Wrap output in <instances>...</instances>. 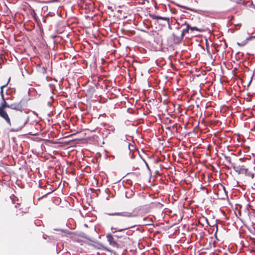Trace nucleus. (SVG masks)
Masks as SVG:
<instances>
[{"mask_svg": "<svg viewBox=\"0 0 255 255\" xmlns=\"http://www.w3.org/2000/svg\"><path fill=\"white\" fill-rule=\"evenodd\" d=\"M252 38V37H249V38H246V39L242 41L241 42H237V44L240 46H244L247 43L248 40Z\"/></svg>", "mask_w": 255, "mask_h": 255, "instance_id": "13", "label": "nucleus"}, {"mask_svg": "<svg viewBox=\"0 0 255 255\" xmlns=\"http://www.w3.org/2000/svg\"><path fill=\"white\" fill-rule=\"evenodd\" d=\"M11 118L8 126L10 128V131L17 132L21 130L28 121L29 118L27 112H13L8 111Z\"/></svg>", "mask_w": 255, "mask_h": 255, "instance_id": "1", "label": "nucleus"}, {"mask_svg": "<svg viewBox=\"0 0 255 255\" xmlns=\"http://www.w3.org/2000/svg\"><path fill=\"white\" fill-rule=\"evenodd\" d=\"M13 91L11 89L7 90L5 92V95H4L5 98H9L10 99V96L12 94Z\"/></svg>", "mask_w": 255, "mask_h": 255, "instance_id": "14", "label": "nucleus"}, {"mask_svg": "<svg viewBox=\"0 0 255 255\" xmlns=\"http://www.w3.org/2000/svg\"><path fill=\"white\" fill-rule=\"evenodd\" d=\"M222 187L224 189H225V187L223 186H222Z\"/></svg>", "mask_w": 255, "mask_h": 255, "instance_id": "18", "label": "nucleus"}, {"mask_svg": "<svg viewBox=\"0 0 255 255\" xmlns=\"http://www.w3.org/2000/svg\"><path fill=\"white\" fill-rule=\"evenodd\" d=\"M121 221V224H124V228L122 229H120L118 231L119 232H117L118 234V246L119 248H123L124 247H127L128 245H130L131 241L129 237L126 234L120 233L122 231L130 229L134 226V225L131 224L126 223H124L122 220Z\"/></svg>", "mask_w": 255, "mask_h": 255, "instance_id": "2", "label": "nucleus"}, {"mask_svg": "<svg viewBox=\"0 0 255 255\" xmlns=\"http://www.w3.org/2000/svg\"><path fill=\"white\" fill-rule=\"evenodd\" d=\"M113 233L114 234H108L106 235L107 241L109 245L113 248L119 249L117 231L115 230L113 231Z\"/></svg>", "mask_w": 255, "mask_h": 255, "instance_id": "4", "label": "nucleus"}, {"mask_svg": "<svg viewBox=\"0 0 255 255\" xmlns=\"http://www.w3.org/2000/svg\"><path fill=\"white\" fill-rule=\"evenodd\" d=\"M231 1H233L234 2H237V3H241L242 1V0H231Z\"/></svg>", "mask_w": 255, "mask_h": 255, "instance_id": "17", "label": "nucleus"}, {"mask_svg": "<svg viewBox=\"0 0 255 255\" xmlns=\"http://www.w3.org/2000/svg\"><path fill=\"white\" fill-rule=\"evenodd\" d=\"M245 159L240 158L232 164V167L235 171L239 174L242 171H244V169L247 167L245 164Z\"/></svg>", "mask_w": 255, "mask_h": 255, "instance_id": "5", "label": "nucleus"}, {"mask_svg": "<svg viewBox=\"0 0 255 255\" xmlns=\"http://www.w3.org/2000/svg\"><path fill=\"white\" fill-rule=\"evenodd\" d=\"M0 117L4 120L7 125L10 124L11 118L8 111L6 112L5 110L0 109Z\"/></svg>", "mask_w": 255, "mask_h": 255, "instance_id": "8", "label": "nucleus"}, {"mask_svg": "<svg viewBox=\"0 0 255 255\" xmlns=\"http://www.w3.org/2000/svg\"><path fill=\"white\" fill-rule=\"evenodd\" d=\"M152 18H153V19H154L164 20L167 21L168 22H169V19L168 18L161 17V16H157V15H153Z\"/></svg>", "mask_w": 255, "mask_h": 255, "instance_id": "12", "label": "nucleus"}, {"mask_svg": "<svg viewBox=\"0 0 255 255\" xmlns=\"http://www.w3.org/2000/svg\"><path fill=\"white\" fill-rule=\"evenodd\" d=\"M225 158L226 161H227L229 163H230L232 166V164L234 162H232L231 158L230 156H225Z\"/></svg>", "mask_w": 255, "mask_h": 255, "instance_id": "15", "label": "nucleus"}, {"mask_svg": "<svg viewBox=\"0 0 255 255\" xmlns=\"http://www.w3.org/2000/svg\"><path fill=\"white\" fill-rule=\"evenodd\" d=\"M190 29L191 31H197L201 32L202 30L201 29L198 28L197 27H191L190 26L189 24H186V27L185 28L183 29L182 30H181V33L183 37H184V35L189 32V30Z\"/></svg>", "mask_w": 255, "mask_h": 255, "instance_id": "9", "label": "nucleus"}, {"mask_svg": "<svg viewBox=\"0 0 255 255\" xmlns=\"http://www.w3.org/2000/svg\"><path fill=\"white\" fill-rule=\"evenodd\" d=\"M254 169H250L247 167L244 169V171H242L239 174H244L249 178L253 179L254 177V173H253Z\"/></svg>", "mask_w": 255, "mask_h": 255, "instance_id": "10", "label": "nucleus"}, {"mask_svg": "<svg viewBox=\"0 0 255 255\" xmlns=\"http://www.w3.org/2000/svg\"><path fill=\"white\" fill-rule=\"evenodd\" d=\"M7 85V83L0 87V95L2 102L0 105V109L5 110L6 108L10 109V104H8L7 102V101L9 99V98H5L4 94L3 89Z\"/></svg>", "mask_w": 255, "mask_h": 255, "instance_id": "6", "label": "nucleus"}, {"mask_svg": "<svg viewBox=\"0 0 255 255\" xmlns=\"http://www.w3.org/2000/svg\"><path fill=\"white\" fill-rule=\"evenodd\" d=\"M10 111L13 112H24L27 107V101L25 99H21L18 102H15L10 104Z\"/></svg>", "mask_w": 255, "mask_h": 255, "instance_id": "3", "label": "nucleus"}, {"mask_svg": "<svg viewBox=\"0 0 255 255\" xmlns=\"http://www.w3.org/2000/svg\"><path fill=\"white\" fill-rule=\"evenodd\" d=\"M183 38L181 30L179 28L175 30L172 34V38L175 44H179L182 41Z\"/></svg>", "mask_w": 255, "mask_h": 255, "instance_id": "7", "label": "nucleus"}, {"mask_svg": "<svg viewBox=\"0 0 255 255\" xmlns=\"http://www.w3.org/2000/svg\"><path fill=\"white\" fill-rule=\"evenodd\" d=\"M113 215H118L123 217H125L127 218H130L133 216L132 213L128 212H118L112 214Z\"/></svg>", "mask_w": 255, "mask_h": 255, "instance_id": "11", "label": "nucleus"}, {"mask_svg": "<svg viewBox=\"0 0 255 255\" xmlns=\"http://www.w3.org/2000/svg\"><path fill=\"white\" fill-rule=\"evenodd\" d=\"M39 68V70L42 73L45 74L46 73V69L44 67H40Z\"/></svg>", "mask_w": 255, "mask_h": 255, "instance_id": "16", "label": "nucleus"}]
</instances>
